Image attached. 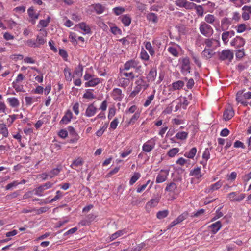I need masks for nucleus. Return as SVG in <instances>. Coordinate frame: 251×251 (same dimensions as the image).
I'll use <instances>...</instances> for the list:
<instances>
[{
    "instance_id": "1",
    "label": "nucleus",
    "mask_w": 251,
    "mask_h": 251,
    "mask_svg": "<svg viewBox=\"0 0 251 251\" xmlns=\"http://www.w3.org/2000/svg\"><path fill=\"white\" fill-rule=\"evenodd\" d=\"M236 100L245 106L248 104L251 106V92L238 91L236 94Z\"/></svg>"
},
{
    "instance_id": "2",
    "label": "nucleus",
    "mask_w": 251,
    "mask_h": 251,
    "mask_svg": "<svg viewBox=\"0 0 251 251\" xmlns=\"http://www.w3.org/2000/svg\"><path fill=\"white\" fill-rule=\"evenodd\" d=\"M200 32L206 37L212 35L213 30L211 26L205 22H201L199 27Z\"/></svg>"
},
{
    "instance_id": "3",
    "label": "nucleus",
    "mask_w": 251,
    "mask_h": 251,
    "mask_svg": "<svg viewBox=\"0 0 251 251\" xmlns=\"http://www.w3.org/2000/svg\"><path fill=\"white\" fill-rule=\"evenodd\" d=\"M155 137L152 138L146 142L142 146V150L145 152H151L155 147L156 145Z\"/></svg>"
},
{
    "instance_id": "4",
    "label": "nucleus",
    "mask_w": 251,
    "mask_h": 251,
    "mask_svg": "<svg viewBox=\"0 0 251 251\" xmlns=\"http://www.w3.org/2000/svg\"><path fill=\"white\" fill-rule=\"evenodd\" d=\"M136 83L137 84V85L134 88V90L130 94V96L132 97H134L137 95L141 91L142 88L145 90L148 87V85L142 79L138 80L136 82Z\"/></svg>"
},
{
    "instance_id": "5",
    "label": "nucleus",
    "mask_w": 251,
    "mask_h": 251,
    "mask_svg": "<svg viewBox=\"0 0 251 251\" xmlns=\"http://www.w3.org/2000/svg\"><path fill=\"white\" fill-rule=\"evenodd\" d=\"M233 52L230 50H224L219 53V59L221 60H227L231 61L233 58Z\"/></svg>"
},
{
    "instance_id": "6",
    "label": "nucleus",
    "mask_w": 251,
    "mask_h": 251,
    "mask_svg": "<svg viewBox=\"0 0 251 251\" xmlns=\"http://www.w3.org/2000/svg\"><path fill=\"white\" fill-rule=\"evenodd\" d=\"M246 197L245 194L241 193L239 195L237 192H232L227 195V198L231 201L240 202Z\"/></svg>"
},
{
    "instance_id": "7",
    "label": "nucleus",
    "mask_w": 251,
    "mask_h": 251,
    "mask_svg": "<svg viewBox=\"0 0 251 251\" xmlns=\"http://www.w3.org/2000/svg\"><path fill=\"white\" fill-rule=\"evenodd\" d=\"M176 5L180 7H183L188 10L194 9L196 4L189 2L186 0H177L176 1Z\"/></svg>"
},
{
    "instance_id": "8",
    "label": "nucleus",
    "mask_w": 251,
    "mask_h": 251,
    "mask_svg": "<svg viewBox=\"0 0 251 251\" xmlns=\"http://www.w3.org/2000/svg\"><path fill=\"white\" fill-rule=\"evenodd\" d=\"M190 69L189 59L187 57L183 58L181 67V72L184 74L189 73Z\"/></svg>"
},
{
    "instance_id": "9",
    "label": "nucleus",
    "mask_w": 251,
    "mask_h": 251,
    "mask_svg": "<svg viewBox=\"0 0 251 251\" xmlns=\"http://www.w3.org/2000/svg\"><path fill=\"white\" fill-rule=\"evenodd\" d=\"M168 174L169 171L168 170H161L157 176L156 182L157 183H160L166 181Z\"/></svg>"
},
{
    "instance_id": "10",
    "label": "nucleus",
    "mask_w": 251,
    "mask_h": 251,
    "mask_svg": "<svg viewBox=\"0 0 251 251\" xmlns=\"http://www.w3.org/2000/svg\"><path fill=\"white\" fill-rule=\"evenodd\" d=\"M112 97L115 100L120 101L122 100L124 95L120 89L114 88L112 91Z\"/></svg>"
},
{
    "instance_id": "11",
    "label": "nucleus",
    "mask_w": 251,
    "mask_h": 251,
    "mask_svg": "<svg viewBox=\"0 0 251 251\" xmlns=\"http://www.w3.org/2000/svg\"><path fill=\"white\" fill-rule=\"evenodd\" d=\"M245 43V40L240 37L236 36L231 42L230 44L232 46H235L236 48L243 47Z\"/></svg>"
},
{
    "instance_id": "12",
    "label": "nucleus",
    "mask_w": 251,
    "mask_h": 251,
    "mask_svg": "<svg viewBox=\"0 0 251 251\" xmlns=\"http://www.w3.org/2000/svg\"><path fill=\"white\" fill-rule=\"evenodd\" d=\"M223 185V182L219 180L214 184H211L208 187L205 189V192L206 193H210L213 191L218 190Z\"/></svg>"
},
{
    "instance_id": "13",
    "label": "nucleus",
    "mask_w": 251,
    "mask_h": 251,
    "mask_svg": "<svg viewBox=\"0 0 251 251\" xmlns=\"http://www.w3.org/2000/svg\"><path fill=\"white\" fill-rule=\"evenodd\" d=\"M204 20L206 23H209L212 25H218L219 24V22L217 18L212 14L206 15L204 18Z\"/></svg>"
},
{
    "instance_id": "14",
    "label": "nucleus",
    "mask_w": 251,
    "mask_h": 251,
    "mask_svg": "<svg viewBox=\"0 0 251 251\" xmlns=\"http://www.w3.org/2000/svg\"><path fill=\"white\" fill-rule=\"evenodd\" d=\"M97 111V108L93 103L89 104L86 109L85 115L88 117H92L96 113Z\"/></svg>"
},
{
    "instance_id": "15",
    "label": "nucleus",
    "mask_w": 251,
    "mask_h": 251,
    "mask_svg": "<svg viewBox=\"0 0 251 251\" xmlns=\"http://www.w3.org/2000/svg\"><path fill=\"white\" fill-rule=\"evenodd\" d=\"M138 62L135 60H130L127 61L124 65V70H129L132 68L138 69Z\"/></svg>"
},
{
    "instance_id": "16",
    "label": "nucleus",
    "mask_w": 251,
    "mask_h": 251,
    "mask_svg": "<svg viewBox=\"0 0 251 251\" xmlns=\"http://www.w3.org/2000/svg\"><path fill=\"white\" fill-rule=\"evenodd\" d=\"M234 115V111L233 108L230 107L226 109L224 112L223 119L225 121H228L231 119Z\"/></svg>"
},
{
    "instance_id": "17",
    "label": "nucleus",
    "mask_w": 251,
    "mask_h": 251,
    "mask_svg": "<svg viewBox=\"0 0 251 251\" xmlns=\"http://www.w3.org/2000/svg\"><path fill=\"white\" fill-rule=\"evenodd\" d=\"M101 82V79L93 77L90 81H87L85 83V86L86 87H95Z\"/></svg>"
},
{
    "instance_id": "18",
    "label": "nucleus",
    "mask_w": 251,
    "mask_h": 251,
    "mask_svg": "<svg viewBox=\"0 0 251 251\" xmlns=\"http://www.w3.org/2000/svg\"><path fill=\"white\" fill-rule=\"evenodd\" d=\"M73 117V114L70 110H68L65 115L62 117L61 120L60 121V123L67 124L69 123Z\"/></svg>"
},
{
    "instance_id": "19",
    "label": "nucleus",
    "mask_w": 251,
    "mask_h": 251,
    "mask_svg": "<svg viewBox=\"0 0 251 251\" xmlns=\"http://www.w3.org/2000/svg\"><path fill=\"white\" fill-rule=\"evenodd\" d=\"M210 149L208 148H206L202 154V160L201 162V163L204 166L206 165L207 161L210 158Z\"/></svg>"
},
{
    "instance_id": "20",
    "label": "nucleus",
    "mask_w": 251,
    "mask_h": 251,
    "mask_svg": "<svg viewBox=\"0 0 251 251\" xmlns=\"http://www.w3.org/2000/svg\"><path fill=\"white\" fill-rule=\"evenodd\" d=\"M222 226L221 223L220 221H217L211 224L209 227L213 234L217 233L221 228Z\"/></svg>"
},
{
    "instance_id": "21",
    "label": "nucleus",
    "mask_w": 251,
    "mask_h": 251,
    "mask_svg": "<svg viewBox=\"0 0 251 251\" xmlns=\"http://www.w3.org/2000/svg\"><path fill=\"white\" fill-rule=\"evenodd\" d=\"M190 176H193L196 178H200L202 176L200 167H196L192 170L190 172Z\"/></svg>"
},
{
    "instance_id": "22",
    "label": "nucleus",
    "mask_w": 251,
    "mask_h": 251,
    "mask_svg": "<svg viewBox=\"0 0 251 251\" xmlns=\"http://www.w3.org/2000/svg\"><path fill=\"white\" fill-rule=\"evenodd\" d=\"M7 101L12 107H18L20 105L19 100L15 97L8 98Z\"/></svg>"
},
{
    "instance_id": "23",
    "label": "nucleus",
    "mask_w": 251,
    "mask_h": 251,
    "mask_svg": "<svg viewBox=\"0 0 251 251\" xmlns=\"http://www.w3.org/2000/svg\"><path fill=\"white\" fill-rule=\"evenodd\" d=\"M76 27H79L80 29L83 30L85 34H89L91 33V29L90 26L84 22H82L76 25Z\"/></svg>"
},
{
    "instance_id": "24",
    "label": "nucleus",
    "mask_w": 251,
    "mask_h": 251,
    "mask_svg": "<svg viewBox=\"0 0 251 251\" xmlns=\"http://www.w3.org/2000/svg\"><path fill=\"white\" fill-rule=\"evenodd\" d=\"M184 86V82L182 80H178L172 84V90L173 91L179 90Z\"/></svg>"
},
{
    "instance_id": "25",
    "label": "nucleus",
    "mask_w": 251,
    "mask_h": 251,
    "mask_svg": "<svg viewBox=\"0 0 251 251\" xmlns=\"http://www.w3.org/2000/svg\"><path fill=\"white\" fill-rule=\"evenodd\" d=\"M93 7L96 12L98 14H102L105 9V7L100 3L94 4Z\"/></svg>"
},
{
    "instance_id": "26",
    "label": "nucleus",
    "mask_w": 251,
    "mask_h": 251,
    "mask_svg": "<svg viewBox=\"0 0 251 251\" xmlns=\"http://www.w3.org/2000/svg\"><path fill=\"white\" fill-rule=\"evenodd\" d=\"M214 54V53L212 50L206 49H205L201 53L202 56L206 59L211 58Z\"/></svg>"
},
{
    "instance_id": "27",
    "label": "nucleus",
    "mask_w": 251,
    "mask_h": 251,
    "mask_svg": "<svg viewBox=\"0 0 251 251\" xmlns=\"http://www.w3.org/2000/svg\"><path fill=\"white\" fill-rule=\"evenodd\" d=\"M159 202V199L158 198H154L151 199L150 201H149L146 205V207L147 209H149L151 207H155L157 205Z\"/></svg>"
},
{
    "instance_id": "28",
    "label": "nucleus",
    "mask_w": 251,
    "mask_h": 251,
    "mask_svg": "<svg viewBox=\"0 0 251 251\" xmlns=\"http://www.w3.org/2000/svg\"><path fill=\"white\" fill-rule=\"evenodd\" d=\"M93 89L86 90L85 93L83 95V98L89 100L95 99L96 98V96L93 93Z\"/></svg>"
},
{
    "instance_id": "29",
    "label": "nucleus",
    "mask_w": 251,
    "mask_h": 251,
    "mask_svg": "<svg viewBox=\"0 0 251 251\" xmlns=\"http://www.w3.org/2000/svg\"><path fill=\"white\" fill-rule=\"evenodd\" d=\"M63 72L66 80L69 82L71 81L73 78V75L70 69L68 67H66L64 69Z\"/></svg>"
},
{
    "instance_id": "30",
    "label": "nucleus",
    "mask_w": 251,
    "mask_h": 251,
    "mask_svg": "<svg viewBox=\"0 0 251 251\" xmlns=\"http://www.w3.org/2000/svg\"><path fill=\"white\" fill-rule=\"evenodd\" d=\"M197 151L196 148H192L189 152H185L184 156L187 158L193 159L195 156Z\"/></svg>"
},
{
    "instance_id": "31",
    "label": "nucleus",
    "mask_w": 251,
    "mask_h": 251,
    "mask_svg": "<svg viewBox=\"0 0 251 251\" xmlns=\"http://www.w3.org/2000/svg\"><path fill=\"white\" fill-rule=\"evenodd\" d=\"M121 21L125 26H128L131 23V19L129 16L125 15L121 17Z\"/></svg>"
},
{
    "instance_id": "32",
    "label": "nucleus",
    "mask_w": 251,
    "mask_h": 251,
    "mask_svg": "<svg viewBox=\"0 0 251 251\" xmlns=\"http://www.w3.org/2000/svg\"><path fill=\"white\" fill-rule=\"evenodd\" d=\"M157 75V72L155 69H151L147 75V78L149 81H154Z\"/></svg>"
},
{
    "instance_id": "33",
    "label": "nucleus",
    "mask_w": 251,
    "mask_h": 251,
    "mask_svg": "<svg viewBox=\"0 0 251 251\" xmlns=\"http://www.w3.org/2000/svg\"><path fill=\"white\" fill-rule=\"evenodd\" d=\"M83 68L82 65L79 64L75 69L74 72V75L78 77H80L82 75Z\"/></svg>"
},
{
    "instance_id": "34",
    "label": "nucleus",
    "mask_w": 251,
    "mask_h": 251,
    "mask_svg": "<svg viewBox=\"0 0 251 251\" xmlns=\"http://www.w3.org/2000/svg\"><path fill=\"white\" fill-rule=\"evenodd\" d=\"M83 163L82 158H78L73 162L70 167L73 169H76V167L82 165Z\"/></svg>"
},
{
    "instance_id": "35",
    "label": "nucleus",
    "mask_w": 251,
    "mask_h": 251,
    "mask_svg": "<svg viewBox=\"0 0 251 251\" xmlns=\"http://www.w3.org/2000/svg\"><path fill=\"white\" fill-rule=\"evenodd\" d=\"M125 233H126L125 230H118L111 235L110 237V239L111 241L114 240L118 237L123 235Z\"/></svg>"
},
{
    "instance_id": "36",
    "label": "nucleus",
    "mask_w": 251,
    "mask_h": 251,
    "mask_svg": "<svg viewBox=\"0 0 251 251\" xmlns=\"http://www.w3.org/2000/svg\"><path fill=\"white\" fill-rule=\"evenodd\" d=\"M187 137L188 133L185 131L179 132L177 133L175 135V137L176 138L180 140H184L186 139Z\"/></svg>"
},
{
    "instance_id": "37",
    "label": "nucleus",
    "mask_w": 251,
    "mask_h": 251,
    "mask_svg": "<svg viewBox=\"0 0 251 251\" xmlns=\"http://www.w3.org/2000/svg\"><path fill=\"white\" fill-rule=\"evenodd\" d=\"M61 170V168L57 167L56 168H54L53 169L51 170L49 173V178H51L53 177L54 176L57 175L60 172Z\"/></svg>"
},
{
    "instance_id": "38",
    "label": "nucleus",
    "mask_w": 251,
    "mask_h": 251,
    "mask_svg": "<svg viewBox=\"0 0 251 251\" xmlns=\"http://www.w3.org/2000/svg\"><path fill=\"white\" fill-rule=\"evenodd\" d=\"M50 17L48 16L47 19L40 20L37 26L38 27L41 26L42 27H47L49 23L50 22Z\"/></svg>"
},
{
    "instance_id": "39",
    "label": "nucleus",
    "mask_w": 251,
    "mask_h": 251,
    "mask_svg": "<svg viewBox=\"0 0 251 251\" xmlns=\"http://www.w3.org/2000/svg\"><path fill=\"white\" fill-rule=\"evenodd\" d=\"M214 43H217L218 44H219L218 41L213 39H206L204 41V44L208 48L212 47Z\"/></svg>"
},
{
    "instance_id": "40",
    "label": "nucleus",
    "mask_w": 251,
    "mask_h": 251,
    "mask_svg": "<svg viewBox=\"0 0 251 251\" xmlns=\"http://www.w3.org/2000/svg\"><path fill=\"white\" fill-rule=\"evenodd\" d=\"M45 190V188H44V187H42V185H40L38 187L35 188L34 190V191L35 192V195L41 197L44 196L43 193Z\"/></svg>"
},
{
    "instance_id": "41",
    "label": "nucleus",
    "mask_w": 251,
    "mask_h": 251,
    "mask_svg": "<svg viewBox=\"0 0 251 251\" xmlns=\"http://www.w3.org/2000/svg\"><path fill=\"white\" fill-rule=\"evenodd\" d=\"M0 134L4 137H7L8 135V129L4 124H0Z\"/></svg>"
},
{
    "instance_id": "42",
    "label": "nucleus",
    "mask_w": 251,
    "mask_h": 251,
    "mask_svg": "<svg viewBox=\"0 0 251 251\" xmlns=\"http://www.w3.org/2000/svg\"><path fill=\"white\" fill-rule=\"evenodd\" d=\"M179 151V149L178 148H174L171 150H170L168 153L167 155L170 157H174L176 154L178 153Z\"/></svg>"
},
{
    "instance_id": "43",
    "label": "nucleus",
    "mask_w": 251,
    "mask_h": 251,
    "mask_svg": "<svg viewBox=\"0 0 251 251\" xmlns=\"http://www.w3.org/2000/svg\"><path fill=\"white\" fill-rule=\"evenodd\" d=\"M141 175L139 173H134L133 176L131 177L130 181L129 184L132 185L134 183H135L136 181L140 177Z\"/></svg>"
},
{
    "instance_id": "44",
    "label": "nucleus",
    "mask_w": 251,
    "mask_h": 251,
    "mask_svg": "<svg viewBox=\"0 0 251 251\" xmlns=\"http://www.w3.org/2000/svg\"><path fill=\"white\" fill-rule=\"evenodd\" d=\"M169 212L168 210L160 211L157 213L156 217L159 219H162L166 217L168 215Z\"/></svg>"
},
{
    "instance_id": "45",
    "label": "nucleus",
    "mask_w": 251,
    "mask_h": 251,
    "mask_svg": "<svg viewBox=\"0 0 251 251\" xmlns=\"http://www.w3.org/2000/svg\"><path fill=\"white\" fill-rule=\"evenodd\" d=\"M177 188L176 185L175 183H170L168 184L165 188V190L168 192H174Z\"/></svg>"
},
{
    "instance_id": "46",
    "label": "nucleus",
    "mask_w": 251,
    "mask_h": 251,
    "mask_svg": "<svg viewBox=\"0 0 251 251\" xmlns=\"http://www.w3.org/2000/svg\"><path fill=\"white\" fill-rule=\"evenodd\" d=\"M36 42L38 47H39L40 45H43L46 42V39L43 36L37 35Z\"/></svg>"
},
{
    "instance_id": "47",
    "label": "nucleus",
    "mask_w": 251,
    "mask_h": 251,
    "mask_svg": "<svg viewBox=\"0 0 251 251\" xmlns=\"http://www.w3.org/2000/svg\"><path fill=\"white\" fill-rule=\"evenodd\" d=\"M192 97V95H190L188 96V98H187L186 97L183 98L182 100H181V105L183 109H185L186 108V107L189 104V102L188 100V99L191 100Z\"/></svg>"
},
{
    "instance_id": "48",
    "label": "nucleus",
    "mask_w": 251,
    "mask_h": 251,
    "mask_svg": "<svg viewBox=\"0 0 251 251\" xmlns=\"http://www.w3.org/2000/svg\"><path fill=\"white\" fill-rule=\"evenodd\" d=\"M145 48L149 52L151 55L152 56L154 54V50L150 42H147L145 44Z\"/></svg>"
},
{
    "instance_id": "49",
    "label": "nucleus",
    "mask_w": 251,
    "mask_h": 251,
    "mask_svg": "<svg viewBox=\"0 0 251 251\" xmlns=\"http://www.w3.org/2000/svg\"><path fill=\"white\" fill-rule=\"evenodd\" d=\"M147 18L148 20L153 22V23H156L157 21V17L156 15L153 13L148 14L147 16Z\"/></svg>"
},
{
    "instance_id": "50",
    "label": "nucleus",
    "mask_w": 251,
    "mask_h": 251,
    "mask_svg": "<svg viewBox=\"0 0 251 251\" xmlns=\"http://www.w3.org/2000/svg\"><path fill=\"white\" fill-rule=\"evenodd\" d=\"M25 45L30 47L37 48V44H36V41L33 39H28L25 42Z\"/></svg>"
},
{
    "instance_id": "51",
    "label": "nucleus",
    "mask_w": 251,
    "mask_h": 251,
    "mask_svg": "<svg viewBox=\"0 0 251 251\" xmlns=\"http://www.w3.org/2000/svg\"><path fill=\"white\" fill-rule=\"evenodd\" d=\"M246 25L244 24H239L236 27L237 32L239 33L244 32L246 29Z\"/></svg>"
},
{
    "instance_id": "52",
    "label": "nucleus",
    "mask_w": 251,
    "mask_h": 251,
    "mask_svg": "<svg viewBox=\"0 0 251 251\" xmlns=\"http://www.w3.org/2000/svg\"><path fill=\"white\" fill-rule=\"evenodd\" d=\"M194 9L196 10L197 13L200 16H202L204 12L203 7L201 5H197L196 4V6Z\"/></svg>"
},
{
    "instance_id": "53",
    "label": "nucleus",
    "mask_w": 251,
    "mask_h": 251,
    "mask_svg": "<svg viewBox=\"0 0 251 251\" xmlns=\"http://www.w3.org/2000/svg\"><path fill=\"white\" fill-rule=\"evenodd\" d=\"M237 177V173L235 172H232L230 174L226 176L227 180L228 181H234Z\"/></svg>"
},
{
    "instance_id": "54",
    "label": "nucleus",
    "mask_w": 251,
    "mask_h": 251,
    "mask_svg": "<svg viewBox=\"0 0 251 251\" xmlns=\"http://www.w3.org/2000/svg\"><path fill=\"white\" fill-rule=\"evenodd\" d=\"M168 51L173 56H177L178 53L176 49L173 47H169L168 48Z\"/></svg>"
},
{
    "instance_id": "55",
    "label": "nucleus",
    "mask_w": 251,
    "mask_h": 251,
    "mask_svg": "<svg viewBox=\"0 0 251 251\" xmlns=\"http://www.w3.org/2000/svg\"><path fill=\"white\" fill-rule=\"evenodd\" d=\"M120 82L121 83V86L124 88L126 87L129 83V79H126L125 78H121L120 79Z\"/></svg>"
},
{
    "instance_id": "56",
    "label": "nucleus",
    "mask_w": 251,
    "mask_h": 251,
    "mask_svg": "<svg viewBox=\"0 0 251 251\" xmlns=\"http://www.w3.org/2000/svg\"><path fill=\"white\" fill-rule=\"evenodd\" d=\"M154 97V95L153 94L151 95L150 96H149L147 98V100H146V101L144 104V106L145 107L148 106L151 104L152 100H153Z\"/></svg>"
},
{
    "instance_id": "57",
    "label": "nucleus",
    "mask_w": 251,
    "mask_h": 251,
    "mask_svg": "<svg viewBox=\"0 0 251 251\" xmlns=\"http://www.w3.org/2000/svg\"><path fill=\"white\" fill-rule=\"evenodd\" d=\"M12 85L17 92L23 91V86L19 85V83L13 81Z\"/></svg>"
},
{
    "instance_id": "58",
    "label": "nucleus",
    "mask_w": 251,
    "mask_h": 251,
    "mask_svg": "<svg viewBox=\"0 0 251 251\" xmlns=\"http://www.w3.org/2000/svg\"><path fill=\"white\" fill-rule=\"evenodd\" d=\"M140 56L141 59L144 60H148L149 59V56L147 52L144 50H142L140 53Z\"/></svg>"
},
{
    "instance_id": "59",
    "label": "nucleus",
    "mask_w": 251,
    "mask_h": 251,
    "mask_svg": "<svg viewBox=\"0 0 251 251\" xmlns=\"http://www.w3.org/2000/svg\"><path fill=\"white\" fill-rule=\"evenodd\" d=\"M116 110L114 107H111L109 108L108 118L111 119L115 115Z\"/></svg>"
},
{
    "instance_id": "60",
    "label": "nucleus",
    "mask_w": 251,
    "mask_h": 251,
    "mask_svg": "<svg viewBox=\"0 0 251 251\" xmlns=\"http://www.w3.org/2000/svg\"><path fill=\"white\" fill-rule=\"evenodd\" d=\"M62 196V193L60 191H57L56 193V195L55 197L52 198L50 201V202H52L53 201H56V200L60 199Z\"/></svg>"
},
{
    "instance_id": "61",
    "label": "nucleus",
    "mask_w": 251,
    "mask_h": 251,
    "mask_svg": "<svg viewBox=\"0 0 251 251\" xmlns=\"http://www.w3.org/2000/svg\"><path fill=\"white\" fill-rule=\"evenodd\" d=\"M114 12L116 15L121 14L125 11V9L120 7H117L113 9Z\"/></svg>"
},
{
    "instance_id": "62",
    "label": "nucleus",
    "mask_w": 251,
    "mask_h": 251,
    "mask_svg": "<svg viewBox=\"0 0 251 251\" xmlns=\"http://www.w3.org/2000/svg\"><path fill=\"white\" fill-rule=\"evenodd\" d=\"M119 123V121L117 118H115L110 123V128L113 129L116 128L117 125Z\"/></svg>"
},
{
    "instance_id": "63",
    "label": "nucleus",
    "mask_w": 251,
    "mask_h": 251,
    "mask_svg": "<svg viewBox=\"0 0 251 251\" xmlns=\"http://www.w3.org/2000/svg\"><path fill=\"white\" fill-rule=\"evenodd\" d=\"M140 114L138 113H135L130 119L129 124H133L135 122L136 120L139 118Z\"/></svg>"
},
{
    "instance_id": "64",
    "label": "nucleus",
    "mask_w": 251,
    "mask_h": 251,
    "mask_svg": "<svg viewBox=\"0 0 251 251\" xmlns=\"http://www.w3.org/2000/svg\"><path fill=\"white\" fill-rule=\"evenodd\" d=\"M230 38L229 35H227V34L226 32H223L222 34V39L224 43L226 44L228 41V38Z\"/></svg>"
}]
</instances>
